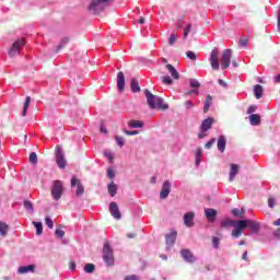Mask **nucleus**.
Here are the masks:
<instances>
[{
    "label": "nucleus",
    "instance_id": "obj_56",
    "mask_svg": "<svg viewBox=\"0 0 280 280\" xmlns=\"http://www.w3.org/2000/svg\"><path fill=\"white\" fill-rule=\"evenodd\" d=\"M107 176L110 179L115 178V171H113V168H108L107 170Z\"/></svg>",
    "mask_w": 280,
    "mask_h": 280
},
{
    "label": "nucleus",
    "instance_id": "obj_3",
    "mask_svg": "<svg viewBox=\"0 0 280 280\" xmlns=\"http://www.w3.org/2000/svg\"><path fill=\"white\" fill-rule=\"evenodd\" d=\"M113 0H92L89 10L94 14H100V12H104L106 5H108Z\"/></svg>",
    "mask_w": 280,
    "mask_h": 280
},
{
    "label": "nucleus",
    "instance_id": "obj_53",
    "mask_svg": "<svg viewBox=\"0 0 280 280\" xmlns=\"http://www.w3.org/2000/svg\"><path fill=\"white\" fill-rule=\"evenodd\" d=\"M256 110H257V106L252 105L247 108V115H253V113H255Z\"/></svg>",
    "mask_w": 280,
    "mask_h": 280
},
{
    "label": "nucleus",
    "instance_id": "obj_35",
    "mask_svg": "<svg viewBox=\"0 0 280 280\" xmlns=\"http://www.w3.org/2000/svg\"><path fill=\"white\" fill-rule=\"evenodd\" d=\"M24 209L28 211V213H34V205L30 200L24 201Z\"/></svg>",
    "mask_w": 280,
    "mask_h": 280
},
{
    "label": "nucleus",
    "instance_id": "obj_47",
    "mask_svg": "<svg viewBox=\"0 0 280 280\" xmlns=\"http://www.w3.org/2000/svg\"><path fill=\"white\" fill-rule=\"evenodd\" d=\"M186 56H187V58H189V60H196V58H197L196 52H194V51H191V50H188V51L186 52Z\"/></svg>",
    "mask_w": 280,
    "mask_h": 280
},
{
    "label": "nucleus",
    "instance_id": "obj_48",
    "mask_svg": "<svg viewBox=\"0 0 280 280\" xmlns=\"http://www.w3.org/2000/svg\"><path fill=\"white\" fill-rule=\"evenodd\" d=\"M189 32H191V24H187V26L184 28V38L189 36Z\"/></svg>",
    "mask_w": 280,
    "mask_h": 280
},
{
    "label": "nucleus",
    "instance_id": "obj_33",
    "mask_svg": "<svg viewBox=\"0 0 280 280\" xmlns=\"http://www.w3.org/2000/svg\"><path fill=\"white\" fill-rule=\"evenodd\" d=\"M32 102V97L27 96L24 102V108L22 112V117H26L27 115V108H30V103Z\"/></svg>",
    "mask_w": 280,
    "mask_h": 280
},
{
    "label": "nucleus",
    "instance_id": "obj_23",
    "mask_svg": "<svg viewBox=\"0 0 280 280\" xmlns=\"http://www.w3.org/2000/svg\"><path fill=\"white\" fill-rule=\"evenodd\" d=\"M8 231H10V225L3 221H0V235L5 237V235H8Z\"/></svg>",
    "mask_w": 280,
    "mask_h": 280
},
{
    "label": "nucleus",
    "instance_id": "obj_37",
    "mask_svg": "<svg viewBox=\"0 0 280 280\" xmlns=\"http://www.w3.org/2000/svg\"><path fill=\"white\" fill-rule=\"evenodd\" d=\"M33 224L36 229V235H43V223L34 221Z\"/></svg>",
    "mask_w": 280,
    "mask_h": 280
},
{
    "label": "nucleus",
    "instance_id": "obj_22",
    "mask_svg": "<svg viewBox=\"0 0 280 280\" xmlns=\"http://www.w3.org/2000/svg\"><path fill=\"white\" fill-rule=\"evenodd\" d=\"M254 94L256 100H261L262 95H264V86L257 84L254 86Z\"/></svg>",
    "mask_w": 280,
    "mask_h": 280
},
{
    "label": "nucleus",
    "instance_id": "obj_8",
    "mask_svg": "<svg viewBox=\"0 0 280 280\" xmlns=\"http://www.w3.org/2000/svg\"><path fill=\"white\" fill-rule=\"evenodd\" d=\"M71 187H77L75 196H78V198L84 196V186L82 185L80 179H78V177L73 176L71 178Z\"/></svg>",
    "mask_w": 280,
    "mask_h": 280
},
{
    "label": "nucleus",
    "instance_id": "obj_17",
    "mask_svg": "<svg viewBox=\"0 0 280 280\" xmlns=\"http://www.w3.org/2000/svg\"><path fill=\"white\" fill-rule=\"evenodd\" d=\"M217 148L219 152H224L226 150V137L224 136L219 137Z\"/></svg>",
    "mask_w": 280,
    "mask_h": 280
},
{
    "label": "nucleus",
    "instance_id": "obj_32",
    "mask_svg": "<svg viewBox=\"0 0 280 280\" xmlns=\"http://www.w3.org/2000/svg\"><path fill=\"white\" fill-rule=\"evenodd\" d=\"M129 128H143V121L141 120H130L128 122Z\"/></svg>",
    "mask_w": 280,
    "mask_h": 280
},
{
    "label": "nucleus",
    "instance_id": "obj_45",
    "mask_svg": "<svg viewBox=\"0 0 280 280\" xmlns=\"http://www.w3.org/2000/svg\"><path fill=\"white\" fill-rule=\"evenodd\" d=\"M212 246L213 248H220V238H218L217 236L212 237Z\"/></svg>",
    "mask_w": 280,
    "mask_h": 280
},
{
    "label": "nucleus",
    "instance_id": "obj_52",
    "mask_svg": "<svg viewBox=\"0 0 280 280\" xmlns=\"http://www.w3.org/2000/svg\"><path fill=\"white\" fill-rule=\"evenodd\" d=\"M275 205H277V201L275 200V198L270 197L268 199V207H270V209H273Z\"/></svg>",
    "mask_w": 280,
    "mask_h": 280
},
{
    "label": "nucleus",
    "instance_id": "obj_41",
    "mask_svg": "<svg viewBox=\"0 0 280 280\" xmlns=\"http://www.w3.org/2000/svg\"><path fill=\"white\" fill-rule=\"evenodd\" d=\"M184 106H185L186 110H191V108H194V106H196V104H194V102H191V101H186V102H184Z\"/></svg>",
    "mask_w": 280,
    "mask_h": 280
},
{
    "label": "nucleus",
    "instance_id": "obj_27",
    "mask_svg": "<svg viewBox=\"0 0 280 280\" xmlns=\"http://www.w3.org/2000/svg\"><path fill=\"white\" fill-rule=\"evenodd\" d=\"M69 37H63L60 42V44L56 47V54H58V51H60L61 49H65V47H67L68 43H69Z\"/></svg>",
    "mask_w": 280,
    "mask_h": 280
},
{
    "label": "nucleus",
    "instance_id": "obj_13",
    "mask_svg": "<svg viewBox=\"0 0 280 280\" xmlns=\"http://www.w3.org/2000/svg\"><path fill=\"white\" fill-rule=\"evenodd\" d=\"M180 255L183 259L187 261V264H194V261H196V256H194L189 249H182Z\"/></svg>",
    "mask_w": 280,
    "mask_h": 280
},
{
    "label": "nucleus",
    "instance_id": "obj_54",
    "mask_svg": "<svg viewBox=\"0 0 280 280\" xmlns=\"http://www.w3.org/2000/svg\"><path fill=\"white\" fill-rule=\"evenodd\" d=\"M105 156L108 159L109 163H113L114 161V156H113V153H110L109 151H105L104 152Z\"/></svg>",
    "mask_w": 280,
    "mask_h": 280
},
{
    "label": "nucleus",
    "instance_id": "obj_58",
    "mask_svg": "<svg viewBox=\"0 0 280 280\" xmlns=\"http://www.w3.org/2000/svg\"><path fill=\"white\" fill-rule=\"evenodd\" d=\"M218 83L220 84V86H223V89H226V86H228L226 82L222 79H219Z\"/></svg>",
    "mask_w": 280,
    "mask_h": 280
},
{
    "label": "nucleus",
    "instance_id": "obj_55",
    "mask_svg": "<svg viewBox=\"0 0 280 280\" xmlns=\"http://www.w3.org/2000/svg\"><path fill=\"white\" fill-rule=\"evenodd\" d=\"M125 135H127L128 137H135V135H139V131L138 130H133V131L125 130Z\"/></svg>",
    "mask_w": 280,
    "mask_h": 280
},
{
    "label": "nucleus",
    "instance_id": "obj_10",
    "mask_svg": "<svg viewBox=\"0 0 280 280\" xmlns=\"http://www.w3.org/2000/svg\"><path fill=\"white\" fill-rule=\"evenodd\" d=\"M109 213L115 218V220H121V212L119 211L117 202L113 201L109 203Z\"/></svg>",
    "mask_w": 280,
    "mask_h": 280
},
{
    "label": "nucleus",
    "instance_id": "obj_44",
    "mask_svg": "<svg viewBox=\"0 0 280 280\" xmlns=\"http://www.w3.org/2000/svg\"><path fill=\"white\" fill-rule=\"evenodd\" d=\"M242 236V230L235 228L233 231H232V237H241Z\"/></svg>",
    "mask_w": 280,
    "mask_h": 280
},
{
    "label": "nucleus",
    "instance_id": "obj_18",
    "mask_svg": "<svg viewBox=\"0 0 280 280\" xmlns=\"http://www.w3.org/2000/svg\"><path fill=\"white\" fill-rule=\"evenodd\" d=\"M237 174H240V165L231 164L230 183H233V180H235V176H237Z\"/></svg>",
    "mask_w": 280,
    "mask_h": 280
},
{
    "label": "nucleus",
    "instance_id": "obj_62",
    "mask_svg": "<svg viewBox=\"0 0 280 280\" xmlns=\"http://www.w3.org/2000/svg\"><path fill=\"white\" fill-rule=\"evenodd\" d=\"M101 132H103L104 135H108V130L105 128L104 125H101Z\"/></svg>",
    "mask_w": 280,
    "mask_h": 280
},
{
    "label": "nucleus",
    "instance_id": "obj_63",
    "mask_svg": "<svg viewBox=\"0 0 280 280\" xmlns=\"http://www.w3.org/2000/svg\"><path fill=\"white\" fill-rule=\"evenodd\" d=\"M275 82L276 84H280V73L276 75Z\"/></svg>",
    "mask_w": 280,
    "mask_h": 280
},
{
    "label": "nucleus",
    "instance_id": "obj_36",
    "mask_svg": "<svg viewBox=\"0 0 280 280\" xmlns=\"http://www.w3.org/2000/svg\"><path fill=\"white\" fill-rule=\"evenodd\" d=\"M28 163H31V165H36V163H38V155H36L35 152H32L28 156Z\"/></svg>",
    "mask_w": 280,
    "mask_h": 280
},
{
    "label": "nucleus",
    "instance_id": "obj_9",
    "mask_svg": "<svg viewBox=\"0 0 280 280\" xmlns=\"http://www.w3.org/2000/svg\"><path fill=\"white\" fill-rule=\"evenodd\" d=\"M56 163L59 170H65V167H67V160L65 159V153H62V151L60 150L56 151Z\"/></svg>",
    "mask_w": 280,
    "mask_h": 280
},
{
    "label": "nucleus",
    "instance_id": "obj_40",
    "mask_svg": "<svg viewBox=\"0 0 280 280\" xmlns=\"http://www.w3.org/2000/svg\"><path fill=\"white\" fill-rule=\"evenodd\" d=\"M162 82L164 84H174V80L172 79V77H167V75L162 77Z\"/></svg>",
    "mask_w": 280,
    "mask_h": 280
},
{
    "label": "nucleus",
    "instance_id": "obj_39",
    "mask_svg": "<svg viewBox=\"0 0 280 280\" xmlns=\"http://www.w3.org/2000/svg\"><path fill=\"white\" fill-rule=\"evenodd\" d=\"M13 45H16V49L21 51L25 47V39H18Z\"/></svg>",
    "mask_w": 280,
    "mask_h": 280
},
{
    "label": "nucleus",
    "instance_id": "obj_4",
    "mask_svg": "<svg viewBox=\"0 0 280 280\" xmlns=\"http://www.w3.org/2000/svg\"><path fill=\"white\" fill-rule=\"evenodd\" d=\"M213 124H215V119L212 117L202 120L200 125V132L198 133V139H205V137L208 135L207 132L213 128Z\"/></svg>",
    "mask_w": 280,
    "mask_h": 280
},
{
    "label": "nucleus",
    "instance_id": "obj_20",
    "mask_svg": "<svg viewBox=\"0 0 280 280\" xmlns=\"http://www.w3.org/2000/svg\"><path fill=\"white\" fill-rule=\"evenodd\" d=\"M249 122L252 126H259L261 124V116L259 114H252L249 116Z\"/></svg>",
    "mask_w": 280,
    "mask_h": 280
},
{
    "label": "nucleus",
    "instance_id": "obj_30",
    "mask_svg": "<svg viewBox=\"0 0 280 280\" xmlns=\"http://www.w3.org/2000/svg\"><path fill=\"white\" fill-rule=\"evenodd\" d=\"M230 226H235V221L225 219L221 222V229H230Z\"/></svg>",
    "mask_w": 280,
    "mask_h": 280
},
{
    "label": "nucleus",
    "instance_id": "obj_64",
    "mask_svg": "<svg viewBox=\"0 0 280 280\" xmlns=\"http://www.w3.org/2000/svg\"><path fill=\"white\" fill-rule=\"evenodd\" d=\"M275 235H276V237H279V240H280V229H278V230L275 232Z\"/></svg>",
    "mask_w": 280,
    "mask_h": 280
},
{
    "label": "nucleus",
    "instance_id": "obj_14",
    "mask_svg": "<svg viewBox=\"0 0 280 280\" xmlns=\"http://www.w3.org/2000/svg\"><path fill=\"white\" fill-rule=\"evenodd\" d=\"M194 218H196L195 212H186L184 214V224H185V226H187L188 229H191V226H194Z\"/></svg>",
    "mask_w": 280,
    "mask_h": 280
},
{
    "label": "nucleus",
    "instance_id": "obj_2",
    "mask_svg": "<svg viewBox=\"0 0 280 280\" xmlns=\"http://www.w3.org/2000/svg\"><path fill=\"white\" fill-rule=\"evenodd\" d=\"M50 194L54 200H60V198H62V195L65 194V184L62 180L56 179L52 182Z\"/></svg>",
    "mask_w": 280,
    "mask_h": 280
},
{
    "label": "nucleus",
    "instance_id": "obj_25",
    "mask_svg": "<svg viewBox=\"0 0 280 280\" xmlns=\"http://www.w3.org/2000/svg\"><path fill=\"white\" fill-rule=\"evenodd\" d=\"M130 88L133 93H139L141 91V86H139L137 79H131Z\"/></svg>",
    "mask_w": 280,
    "mask_h": 280
},
{
    "label": "nucleus",
    "instance_id": "obj_57",
    "mask_svg": "<svg viewBox=\"0 0 280 280\" xmlns=\"http://www.w3.org/2000/svg\"><path fill=\"white\" fill-rule=\"evenodd\" d=\"M116 142L120 148H124V139L121 137H116Z\"/></svg>",
    "mask_w": 280,
    "mask_h": 280
},
{
    "label": "nucleus",
    "instance_id": "obj_59",
    "mask_svg": "<svg viewBox=\"0 0 280 280\" xmlns=\"http://www.w3.org/2000/svg\"><path fill=\"white\" fill-rule=\"evenodd\" d=\"M125 280H139V278L137 276H135V275H131V276H127L125 278Z\"/></svg>",
    "mask_w": 280,
    "mask_h": 280
},
{
    "label": "nucleus",
    "instance_id": "obj_61",
    "mask_svg": "<svg viewBox=\"0 0 280 280\" xmlns=\"http://www.w3.org/2000/svg\"><path fill=\"white\" fill-rule=\"evenodd\" d=\"M202 156V150L201 149H198L196 151V159H200Z\"/></svg>",
    "mask_w": 280,
    "mask_h": 280
},
{
    "label": "nucleus",
    "instance_id": "obj_31",
    "mask_svg": "<svg viewBox=\"0 0 280 280\" xmlns=\"http://www.w3.org/2000/svg\"><path fill=\"white\" fill-rule=\"evenodd\" d=\"M16 45L19 44H13L12 47L9 50V56L10 58H14V56H19L21 54V50L16 48Z\"/></svg>",
    "mask_w": 280,
    "mask_h": 280
},
{
    "label": "nucleus",
    "instance_id": "obj_50",
    "mask_svg": "<svg viewBox=\"0 0 280 280\" xmlns=\"http://www.w3.org/2000/svg\"><path fill=\"white\" fill-rule=\"evenodd\" d=\"M176 40H177L176 34H171L168 38V45H174Z\"/></svg>",
    "mask_w": 280,
    "mask_h": 280
},
{
    "label": "nucleus",
    "instance_id": "obj_49",
    "mask_svg": "<svg viewBox=\"0 0 280 280\" xmlns=\"http://www.w3.org/2000/svg\"><path fill=\"white\" fill-rule=\"evenodd\" d=\"M190 86H191V89H199L200 83L196 79H191Z\"/></svg>",
    "mask_w": 280,
    "mask_h": 280
},
{
    "label": "nucleus",
    "instance_id": "obj_21",
    "mask_svg": "<svg viewBox=\"0 0 280 280\" xmlns=\"http://www.w3.org/2000/svg\"><path fill=\"white\" fill-rule=\"evenodd\" d=\"M34 265H28V266H22L18 269V272L20 275H26V272H34Z\"/></svg>",
    "mask_w": 280,
    "mask_h": 280
},
{
    "label": "nucleus",
    "instance_id": "obj_7",
    "mask_svg": "<svg viewBox=\"0 0 280 280\" xmlns=\"http://www.w3.org/2000/svg\"><path fill=\"white\" fill-rule=\"evenodd\" d=\"M233 54L231 52V49L223 50L222 57H221V68L229 69L231 67V58Z\"/></svg>",
    "mask_w": 280,
    "mask_h": 280
},
{
    "label": "nucleus",
    "instance_id": "obj_26",
    "mask_svg": "<svg viewBox=\"0 0 280 280\" xmlns=\"http://www.w3.org/2000/svg\"><path fill=\"white\" fill-rule=\"evenodd\" d=\"M107 189H108V194H109L112 197L117 196V184H115V183L108 184Z\"/></svg>",
    "mask_w": 280,
    "mask_h": 280
},
{
    "label": "nucleus",
    "instance_id": "obj_16",
    "mask_svg": "<svg viewBox=\"0 0 280 280\" xmlns=\"http://www.w3.org/2000/svg\"><path fill=\"white\" fill-rule=\"evenodd\" d=\"M168 73L172 75L173 80H179L180 79V73H178V70L172 66V63H168L165 66Z\"/></svg>",
    "mask_w": 280,
    "mask_h": 280
},
{
    "label": "nucleus",
    "instance_id": "obj_1",
    "mask_svg": "<svg viewBox=\"0 0 280 280\" xmlns=\"http://www.w3.org/2000/svg\"><path fill=\"white\" fill-rule=\"evenodd\" d=\"M144 95L147 97V104L152 110H167L170 105L163 103L161 96H156L150 92V90H144Z\"/></svg>",
    "mask_w": 280,
    "mask_h": 280
},
{
    "label": "nucleus",
    "instance_id": "obj_60",
    "mask_svg": "<svg viewBox=\"0 0 280 280\" xmlns=\"http://www.w3.org/2000/svg\"><path fill=\"white\" fill-rule=\"evenodd\" d=\"M69 268H70V270H75V261H73V260H70V262H69Z\"/></svg>",
    "mask_w": 280,
    "mask_h": 280
},
{
    "label": "nucleus",
    "instance_id": "obj_19",
    "mask_svg": "<svg viewBox=\"0 0 280 280\" xmlns=\"http://www.w3.org/2000/svg\"><path fill=\"white\" fill-rule=\"evenodd\" d=\"M246 226L252 231V233H257V231H259V223L253 220H246Z\"/></svg>",
    "mask_w": 280,
    "mask_h": 280
},
{
    "label": "nucleus",
    "instance_id": "obj_51",
    "mask_svg": "<svg viewBox=\"0 0 280 280\" xmlns=\"http://www.w3.org/2000/svg\"><path fill=\"white\" fill-rule=\"evenodd\" d=\"M55 235H57V237H59L60 240H62V237H65V231L57 229L55 231Z\"/></svg>",
    "mask_w": 280,
    "mask_h": 280
},
{
    "label": "nucleus",
    "instance_id": "obj_34",
    "mask_svg": "<svg viewBox=\"0 0 280 280\" xmlns=\"http://www.w3.org/2000/svg\"><path fill=\"white\" fill-rule=\"evenodd\" d=\"M232 213L236 218H244V213H246V210L244 208H242L241 210L235 208V209L232 210Z\"/></svg>",
    "mask_w": 280,
    "mask_h": 280
},
{
    "label": "nucleus",
    "instance_id": "obj_46",
    "mask_svg": "<svg viewBox=\"0 0 280 280\" xmlns=\"http://www.w3.org/2000/svg\"><path fill=\"white\" fill-rule=\"evenodd\" d=\"M45 222L48 229H54V220H51L49 217H46Z\"/></svg>",
    "mask_w": 280,
    "mask_h": 280
},
{
    "label": "nucleus",
    "instance_id": "obj_15",
    "mask_svg": "<svg viewBox=\"0 0 280 280\" xmlns=\"http://www.w3.org/2000/svg\"><path fill=\"white\" fill-rule=\"evenodd\" d=\"M117 86L119 93H124V89L126 88V77L124 75V72L117 73Z\"/></svg>",
    "mask_w": 280,
    "mask_h": 280
},
{
    "label": "nucleus",
    "instance_id": "obj_43",
    "mask_svg": "<svg viewBox=\"0 0 280 280\" xmlns=\"http://www.w3.org/2000/svg\"><path fill=\"white\" fill-rule=\"evenodd\" d=\"M215 143V138L210 139L206 144L205 148L207 150H211V148H213V144Z\"/></svg>",
    "mask_w": 280,
    "mask_h": 280
},
{
    "label": "nucleus",
    "instance_id": "obj_5",
    "mask_svg": "<svg viewBox=\"0 0 280 280\" xmlns=\"http://www.w3.org/2000/svg\"><path fill=\"white\" fill-rule=\"evenodd\" d=\"M103 259L106 266H115V256L113 255V248L110 244L105 243L103 246Z\"/></svg>",
    "mask_w": 280,
    "mask_h": 280
},
{
    "label": "nucleus",
    "instance_id": "obj_28",
    "mask_svg": "<svg viewBox=\"0 0 280 280\" xmlns=\"http://www.w3.org/2000/svg\"><path fill=\"white\" fill-rule=\"evenodd\" d=\"M211 102H213V98L210 96V94H208L203 106V113H209V109L211 108Z\"/></svg>",
    "mask_w": 280,
    "mask_h": 280
},
{
    "label": "nucleus",
    "instance_id": "obj_12",
    "mask_svg": "<svg viewBox=\"0 0 280 280\" xmlns=\"http://www.w3.org/2000/svg\"><path fill=\"white\" fill-rule=\"evenodd\" d=\"M176 232H171L165 235V241H166V250H170L174 244H176Z\"/></svg>",
    "mask_w": 280,
    "mask_h": 280
},
{
    "label": "nucleus",
    "instance_id": "obj_24",
    "mask_svg": "<svg viewBox=\"0 0 280 280\" xmlns=\"http://www.w3.org/2000/svg\"><path fill=\"white\" fill-rule=\"evenodd\" d=\"M205 213H206V218H208L210 222L213 221L215 215H218V211H215V209H206Z\"/></svg>",
    "mask_w": 280,
    "mask_h": 280
},
{
    "label": "nucleus",
    "instance_id": "obj_6",
    "mask_svg": "<svg viewBox=\"0 0 280 280\" xmlns=\"http://www.w3.org/2000/svg\"><path fill=\"white\" fill-rule=\"evenodd\" d=\"M220 50L218 48H213L210 54V65L214 71L220 70Z\"/></svg>",
    "mask_w": 280,
    "mask_h": 280
},
{
    "label": "nucleus",
    "instance_id": "obj_11",
    "mask_svg": "<svg viewBox=\"0 0 280 280\" xmlns=\"http://www.w3.org/2000/svg\"><path fill=\"white\" fill-rule=\"evenodd\" d=\"M170 191H172V183H170V180H165L160 192V198L162 200H165V198L170 196Z\"/></svg>",
    "mask_w": 280,
    "mask_h": 280
},
{
    "label": "nucleus",
    "instance_id": "obj_29",
    "mask_svg": "<svg viewBox=\"0 0 280 280\" xmlns=\"http://www.w3.org/2000/svg\"><path fill=\"white\" fill-rule=\"evenodd\" d=\"M234 228L238 229L241 232L244 231V229H247L246 220L234 221Z\"/></svg>",
    "mask_w": 280,
    "mask_h": 280
},
{
    "label": "nucleus",
    "instance_id": "obj_38",
    "mask_svg": "<svg viewBox=\"0 0 280 280\" xmlns=\"http://www.w3.org/2000/svg\"><path fill=\"white\" fill-rule=\"evenodd\" d=\"M84 272H88V275H91L95 272V265L94 264H86L84 267Z\"/></svg>",
    "mask_w": 280,
    "mask_h": 280
},
{
    "label": "nucleus",
    "instance_id": "obj_42",
    "mask_svg": "<svg viewBox=\"0 0 280 280\" xmlns=\"http://www.w3.org/2000/svg\"><path fill=\"white\" fill-rule=\"evenodd\" d=\"M246 45H248V38L241 37L238 40V47H246Z\"/></svg>",
    "mask_w": 280,
    "mask_h": 280
}]
</instances>
